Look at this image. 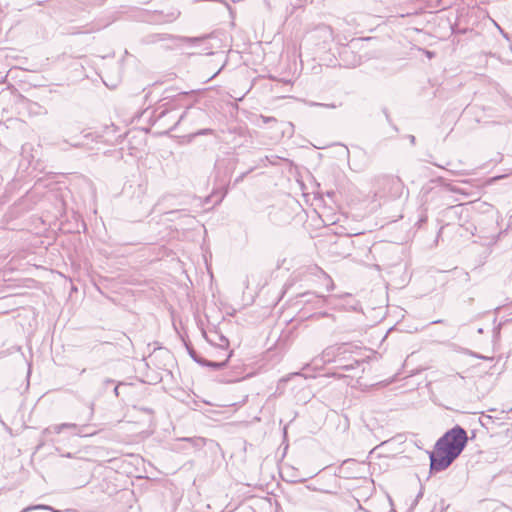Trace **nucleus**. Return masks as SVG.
Segmentation results:
<instances>
[{"instance_id":"1","label":"nucleus","mask_w":512,"mask_h":512,"mask_svg":"<svg viewBox=\"0 0 512 512\" xmlns=\"http://www.w3.org/2000/svg\"><path fill=\"white\" fill-rule=\"evenodd\" d=\"M467 434L459 426L445 433L436 443L430 454V467L432 471L445 470L456 459L465 447Z\"/></svg>"},{"instance_id":"2","label":"nucleus","mask_w":512,"mask_h":512,"mask_svg":"<svg viewBox=\"0 0 512 512\" xmlns=\"http://www.w3.org/2000/svg\"><path fill=\"white\" fill-rule=\"evenodd\" d=\"M346 351L345 346H330L323 350L320 355V360L323 364L337 361V358L344 354Z\"/></svg>"},{"instance_id":"3","label":"nucleus","mask_w":512,"mask_h":512,"mask_svg":"<svg viewBox=\"0 0 512 512\" xmlns=\"http://www.w3.org/2000/svg\"><path fill=\"white\" fill-rule=\"evenodd\" d=\"M76 428H77V425L74 423H62V424L52 425V426L46 428L43 431V433L45 435H49L51 433L59 434L62 432L63 429H76Z\"/></svg>"},{"instance_id":"4","label":"nucleus","mask_w":512,"mask_h":512,"mask_svg":"<svg viewBox=\"0 0 512 512\" xmlns=\"http://www.w3.org/2000/svg\"><path fill=\"white\" fill-rule=\"evenodd\" d=\"M316 34L319 38L323 39L324 42H331L333 40V31L329 26H319L316 29Z\"/></svg>"},{"instance_id":"5","label":"nucleus","mask_w":512,"mask_h":512,"mask_svg":"<svg viewBox=\"0 0 512 512\" xmlns=\"http://www.w3.org/2000/svg\"><path fill=\"white\" fill-rule=\"evenodd\" d=\"M231 354H232V352H229L228 354H226V358L223 361H221V362L203 361L201 363L206 365V366L213 367L215 369H219V368L223 367L226 364V362L230 358Z\"/></svg>"},{"instance_id":"6","label":"nucleus","mask_w":512,"mask_h":512,"mask_svg":"<svg viewBox=\"0 0 512 512\" xmlns=\"http://www.w3.org/2000/svg\"><path fill=\"white\" fill-rule=\"evenodd\" d=\"M390 183H391V187L395 190L394 196L395 197H399L400 194L402 193L403 188H404L403 183L398 178L391 179Z\"/></svg>"},{"instance_id":"7","label":"nucleus","mask_w":512,"mask_h":512,"mask_svg":"<svg viewBox=\"0 0 512 512\" xmlns=\"http://www.w3.org/2000/svg\"><path fill=\"white\" fill-rule=\"evenodd\" d=\"M32 510H40V511H44V512H59V511L53 510L50 506H46V505H36V506H32V507H27V508H24L21 512H31Z\"/></svg>"},{"instance_id":"8","label":"nucleus","mask_w":512,"mask_h":512,"mask_svg":"<svg viewBox=\"0 0 512 512\" xmlns=\"http://www.w3.org/2000/svg\"><path fill=\"white\" fill-rule=\"evenodd\" d=\"M215 336H217L219 338V343L218 345L222 348V349H226L228 347V344H229V341L226 337L222 336V335H217L215 334Z\"/></svg>"},{"instance_id":"9","label":"nucleus","mask_w":512,"mask_h":512,"mask_svg":"<svg viewBox=\"0 0 512 512\" xmlns=\"http://www.w3.org/2000/svg\"><path fill=\"white\" fill-rule=\"evenodd\" d=\"M310 106H323V107H327V108H336V105H334V104H321V103H315V102H311Z\"/></svg>"},{"instance_id":"10","label":"nucleus","mask_w":512,"mask_h":512,"mask_svg":"<svg viewBox=\"0 0 512 512\" xmlns=\"http://www.w3.org/2000/svg\"><path fill=\"white\" fill-rule=\"evenodd\" d=\"M211 133H212L211 129H204V130L200 131L198 134L199 135H206V134H211Z\"/></svg>"},{"instance_id":"11","label":"nucleus","mask_w":512,"mask_h":512,"mask_svg":"<svg viewBox=\"0 0 512 512\" xmlns=\"http://www.w3.org/2000/svg\"><path fill=\"white\" fill-rule=\"evenodd\" d=\"M340 368H343L345 370H349V369H352L354 366L353 365H349V366H339Z\"/></svg>"},{"instance_id":"12","label":"nucleus","mask_w":512,"mask_h":512,"mask_svg":"<svg viewBox=\"0 0 512 512\" xmlns=\"http://www.w3.org/2000/svg\"><path fill=\"white\" fill-rule=\"evenodd\" d=\"M179 12L172 13V20L176 19L179 16Z\"/></svg>"},{"instance_id":"13","label":"nucleus","mask_w":512,"mask_h":512,"mask_svg":"<svg viewBox=\"0 0 512 512\" xmlns=\"http://www.w3.org/2000/svg\"><path fill=\"white\" fill-rule=\"evenodd\" d=\"M264 121L265 122H269V121H273L274 118H269V117H263Z\"/></svg>"},{"instance_id":"14","label":"nucleus","mask_w":512,"mask_h":512,"mask_svg":"<svg viewBox=\"0 0 512 512\" xmlns=\"http://www.w3.org/2000/svg\"><path fill=\"white\" fill-rule=\"evenodd\" d=\"M410 141H411L412 143H414V142H415V137H414V136H411V137H410Z\"/></svg>"},{"instance_id":"15","label":"nucleus","mask_w":512,"mask_h":512,"mask_svg":"<svg viewBox=\"0 0 512 512\" xmlns=\"http://www.w3.org/2000/svg\"><path fill=\"white\" fill-rule=\"evenodd\" d=\"M72 145L75 146V147H78V146H80V143L77 142V143H74Z\"/></svg>"},{"instance_id":"16","label":"nucleus","mask_w":512,"mask_h":512,"mask_svg":"<svg viewBox=\"0 0 512 512\" xmlns=\"http://www.w3.org/2000/svg\"><path fill=\"white\" fill-rule=\"evenodd\" d=\"M208 340H209L210 342H215V339H212V338H208Z\"/></svg>"},{"instance_id":"17","label":"nucleus","mask_w":512,"mask_h":512,"mask_svg":"<svg viewBox=\"0 0 512 512\" xmlns=\"http://www.w3.org/2000/svg\"><path fill=\"white\" fill-rule=\"evenodd\" d=\"M31 512H44V511H40V510H32Z\"/></svg>"},{"instance_id":"18","label":"nucleus","mask_w":512,"mask_h":512,"mask_svg":"<svg viewBox=\"0 0 512 512\" xmlns=\"http://www.w3.org/2000/svg\"><path fill=\"white\" fill-rule=\"evenodd\" d=\"M233 2H236V0H233Z\"/></svg>"},{"instance_id":"19","label":"nucleus","mask_w":512,"mask_h":512,"mask_svg":"<svg viewBox=\"0 0 512 512\" xmlns=\"http://www.w3.org/2000/svg\"><path fill=\"white\" fill-rule=\"evenodd\" d=\"M233 2H236V0H233Z\"/></svg>"}]
</instances>
